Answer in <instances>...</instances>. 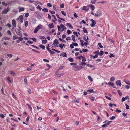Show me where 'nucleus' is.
I'll return each instance as SVG.
<instances>
[{"instance_id":"obj_62","label":"nucleus","mask_w":130,"mask_h":130,"mask_svg":"<svg viewBox=\"0 0 130 130\" xmlns=\"http://www.w3.org/2000/svg\"><path fill=\"white\" fill-rule=\"evenodd\" d=\"M27 42L28 43L31 44H32L33 43L30 40H28V41H27Z\"/></svg>"},{"instance_id":"obj_13","label":"nucleus","mask_w":130,"mask_h":130,"mask_svg":"<svg viewBox=\"0 0 130 130\" xmlns=\"http://www.w3.org/2000/svg\"><path fill=\"white\" fill-rule=\"evenodd\" d=\"M54 26V25L52 23H51L50 24H49L48 25V28L50 29L53 28Z\"/></svg>"},{"instance_id":"obj_46","label":"nucleus","mask_w":130,"mask_h":130,"mask_svg":"<svg viewBox=\"0 0 130 130\" xmlns=\"http://www.w3.org/2000/svg\"><path fill=\"white\" fill-rule=\"evenodd\" d=\"M47 6L49 7H52V5L50 3H47Z\"/></svg>"},{"instance_id":"obj_44","label":"nucleus","mask_w":130,"mask_h":130,"mask_svg":"<svg viewBox=\"0 0 130 130\" xmlns=\"http://www.w3.org/2000/svg\"><path fill=\"white\" fill-rule=\"evenodd\" d=\"M34 48H36L37 49H39V48L38 47H37V46H35V45H31Z\"/></svg>"},{"instance_id":"obj_41","label":"nucleus","mask_w":130,"mask_h":130,"mask_svg":"<svg viewBox=\"0 0 130 130\" xmlns=\"http://www.w3.org/2000/svg\"><path fill=\"white\" fill-rule=\"evenodd\" d=\"M82 59L83 61L85 62L86 61V59L83 56V57L82 58Z\"/></svg>"},{"instance_id":"obj_59","label":"nucleus","mask_w":130,"mask_h":130,"mask_svg":"<svg viewBox=\"0 0 130 130\" xmlns=\"http://www.w3.org/2000/svg\"><path fill=\"white\" fill-rule=\"evenodd\" d=\"M105 97L107 99L109 100H111V98L108 97V96H107V95H105Z\"/></svg>"},{"instance_id":"obj_60","label":"nucleus","mask_w":130,"mask_h":130,"mask_svg":"<svg viewBox=\"0 0 130 130\" xmlns=\"http://www.w3.org/2000/svg\"><path fill=\"white\" fill-rule=\"evenodd\" d=\"M67 33L69 34H70L72 33V31L70 30H68L67 31Z\"/></svg>"},{"instance_id":"obj_15","label":"nucleus","mask_w":130,"mask_h":130,"mask_svg":"<svg viewBox=\"0 0 130 130\" xmlns=\"http://www.w3.org/2000/svg\"><path fill=\"white\" fill-rule=\"evenodd\" d=\"M123 81L126 84L130 85V81H128L126 79H124L123 80Z\"/></svg>"},{"instance_id":"obj_3","label":"nucleus","mask_w":130,"mask_h":130,"mask_svg":"<svg viewBox=\"0 0 130 130\" xmlns=\"http://www.w3.org/2000/svg\"><path fill=\"white\" fill-rule=\"evenodd\" d=\"M102 15V13L100 10L97 11L96 13L94 14V16L95 17H100Z\"/></svg>"},{"instance_id":"obj_35","label":"nucleus","mask_w":130,"mask_h":130,"mask_svg":"<svg viewBox=\"0 0 130 130\" xmlns=\"http://www.w3.org/2000/svg\"><path fill=\"white\" fill-rule=\"evenodd\" d=\"M96 1V0H93L91 1V3L92 4H94L95 3Z\"/></svg>"},{"instance_id":"obj_8","label":"nucleus","mask_w":130,"mask_h":130,"mask_svg":"<svg viewBox=\"0 0 130 130\" xmlns=\"http://www.w3.org/2000/svg\"><path fill=\"white\" fill-rule=\"evenodd\" d=\"M60 26L62 29L61 30V31L62 32L63 31H64L67 29L66 27H65L62 24H61L60 25Z\"/></svg>"},{"instance_id":"obj_52","label":"nucleus","mask_w":130,"mask_h":130,"mask_svg":"<svg viewBox=\"0 0 130 130\" xmlns=\"http://www.w3.org/2000/svg\"><path fill=\"white\" fill-rule=\"evenodd\" d=\"M115 80V78L113 77H111L110 79V80L111 81H113Z\"/></svg>"},{"instance_id":"obj_31","label":"nucleus","mask_w":130,"mask_h":130,"mask_svg":"<svg viewBox=\"0 0 130 130\" xmlns=\"http://www.w3.org/2000/svg\"><path fill=\"white\" fill-rule=\"evenodd\" d=\"M72 43L73 44L74 46H78V44L76 42L73 43V42H72Z\"/></svg>"},{"instance_id":"obj_50","label":"nucleus","mask_w":130,"mask_h":130,"mask_svg":"<svg viewBox=\"0 0 130 130\" xmlns=\"http://www.w3.org/2000/svg\"><path fill=\"white\" fill-rule=\"evenodd\" d=\"M73 102L74 103H75L76 102H77V103H79V101L77 99L75 101L74 100L73 101Z\"/></svg>"},{"instance_id":"obj_27","label":"nucleus","mask_w":130,"mask_h":130,"mask_svg":"<svg viewBox=\"0 0 130 130\" xmlns=\"http://www.w3.org/2000/svg\"><path fill=\"white\" fill-rule=\"evenodd\" d=\"M37 9H38L39 10H41L42 8L39 5L37 6L36 7Z\"/></svg>"},{"instance_id":"obj_56","label":"nucleus","mask_w":130,"mask_h":130,"mask_svg":"<svg viewBox=\"0 0 130 130\" xmlns=\"http://www.w3.org/2000/svg\"><path fill=\"white\" fill-rule=\"evenodd\" d=\"M18 40L20 41H21L23 40V38L22 37H18Z\"/></svg>"},{"instance_id":"obj_12","label":"nucleus","mask_w":130,"mask_h":130,"mask_svg":"<svg viewBox=\"0 0 130 130\" xmlns=\"http://www.w3.org/2000/svg\"><path fill=\"white\" fill-rule=\"evenodd\" d=\"M10 74L13 76H15L16 75L15 73L13 71H10Z\"/></svg>"},{"instance_id":"obj_10","label":"nucleus","mask_w":130,"mask_h":130,"mask_svg":"<svg viewBox=\"0 0 130 130\" xmlns=\"http://www.w3.org/2000/svg\"><path fill=\"white\" fill-rule=\"evenodd\" d=\"M82 9L85 10L86 12H87L89 10V8L87 6H84Z\"/></svg>"},{"instance_id":"obj_39","label":"nucleus","mask_w":130,"mask_h":130,"mask_svg":"<svg viewBox=\"0 0 130 130\" xmlns=\"http://www.w3.org/2000/svg\"><path fill=\"white\" fill-rule=\"evenodd\" d=\"M115 118L116 117L114 116H113L110 118L111 120H113L115 119Z\"/></svg>"},{"instance_id":"obj_42","label":"nucleus","mask_w":130,"mask_h":130,"mask_svg":"<svg viewBox=\"0 0 130 130\" xmlns=\"http://www.w3.org/2000/svg\"><path fill=\"white\" fill-rule=\"evenodd\" d=\"M61 13L63 15H64V16H66V13L65 12H64L63 11H61Z\"/></svg>"},{"instance_id":"obj_21","label":"nucleus","mask_w":130,"mask_h":130,"mask_svg":"<svg viewBox=\"0 0 130 130\" xmlns=\"http://www.w3.org/2000/svg\"><path fill=\"white\" fill-rule=\"evenodd\" d=\"M42 11L45 12H48V10L46 8H44L42 9Z\"/></svg>"},{"instance_id":"obj_23","label":"nucleus","mask_w":130,"mask_h":130,"mask_svg":"<svg viewBox=\"0 0 130 130\" xmlns=\"http://www.w3.org/2000/svg\"><path fill=\"white\" fill-rule=\"evenodd\" d=\"M72 38L73 41L74 42L76 41L75 38L74 36V35H72Z\"/></svg>"},{"instance_id":"obj_36","label":"nucleus","mask_w":130,"mask_h":130,"mask_svg":"<svg viewBox=\"0 0 130 130\" xmlns=\"http://www.w3.org/2000/svg\"><path fill=\"white\" fill-rule=\"evenodd\" d=\"M28 23L27 21H26L25 23V25L26 27H27L28 26Z\"/></svg>"},{"instance_id":"obj_2","label":"nucleus","mask_w":130,"mask_h":130,"mask_svg":"<svg viewBox=\"0 0 130 130\" xmlns=\"http://www.w3.org/2000/svg\"><path fill=\"white\" fill-rule=\"evenodd\" d=\"M43 27L42 25L41 24H39L34 29V33H36L38 30Z\"/></svg>"},{"instance_id":"obj_17","label":"nucleus","mask_w":130,"mask_h":130,"mask_svg":"<svg viewBox=\"0 0 130 130\" xmlns=\"http://www.w3.org/2000/svg\"><path fill=\"white\" fill-rule=\"evenodd\" d=\"M60 56L63 57H66L67 54L66 53H61L60 55Z\"/></svg>"},{"instance_id":"obj_6","label":"nucleus","mask_w":130,"mask_h":130,"mask_svg":"<svg viewBox=\"0 0 130 130\" xmlns=\"http://www.w3.org/2000/svg\"><path fill=\"white\" fill-rule=\"evenodd\" d=\"M23 16L22 15H20L19 18H18L17 19V20H19L20 22L21 23H22L23 21Z\"/></svg>"},{"instance_id":"obj_54","label":"nucleus","mask_w":130,"mask_h":130,"mask_svg":"<svg viewBox=\"0 0 130 130\" xmlns=\"http://www.w3.org/2000/svg\"><path fill=\"white\" fill-rule=\"evenodd\" d=\"M125 105L126 109H128L129 108V106L126 104H125Z\"/></svg>"},{"instance_id":"obj_53","label":"nucleus","mask_w":130,"mask_h":130,"mask_svg":"<svg viewBox=\"0 0 130 130\" xmlns=\"http://www.w3.org/2000/svg\"><path fill=\"white\" fill-rule=\"evenodd\" d=\"M6 26H8L9 27H11V25L9 23H7L6 25H5Z\"/></svg>"},{"instance_id":"obj_43","label":"nucleus","mask_w":130,"mask_h":130,"mask_svg":"<svg viewBox=\"0 0 130 130\" xmlns=\"http://www.w3.org/2000/svg\"><path fill=\"white\" fill-rule=\"evenodd\" d=\"M32 69V67H28L27 68V71H29L31 70Z\"/></svg>"},{"instance_id":"obj_58","label":"nucleus","mask_w":130,"mask_h":130,"mask_svg":"<svg viewBox=\"0 0 130 130\" xmlns=\"http://www.w3.org/2000/svg\"><path fill=\"white\" fill-rule=\"evenodd\" d=\"M111 122H112L111 121H108L106 123H105V124L107 126Z\"/></svg>"},{"instance_id":"obj_34","label":"nucleus","mask_w":130,"mask_h":130,"mask_svg":"<svg viewBox=\"0 0 130 130\" xmlns=\"http://www.w3.org/2000/svg\"><path fill=\"white\" fill-rule=\"evenodd\" d=\"M59 40L60 41H61L63 42L66 43V41L64 40H63V39H62L61 38H59Z\"/></svg>"},{"instance_id":"obj_37","label":"nucleus","mask_w":130,"mask_h":130,"mask_svg":"<svg viewBox=\"0 0 130 130\" xmlns=\"http://www.w3.org/2000/svg\"><path fill=\"white\" fill-rule=\"evenodd\" d=\"M29 9L31 11H33L35 9V8L34 7H32L30 8Z\"/></svg>"},{"instance_id":"obj_1","label":"nucleus","mask_w":130,"mask_h":130,"mask_svg":"<svg viewBox=\"0 0 130 130\" xmlns=\"http://www.w3.org/2000/svg\"><path fill=\"white\" fill-rule=\"evenodd\" d=\"M59 43L58 41V40L57 39H55L54 40L53 43L52 45V47H56L58 46V44Z\"/></svg>"},{"instance_id":"obj_5","label":"nucleus","mask_w":130,"mask_h":130,"mask_svg":"<svg viewBox=\"0 0 130 130\" xmlns=\"http://www.w3.org/2000/svg\"><path fill=\"white\" fill-rule=\"evenodd\" d=\"M90 21L91 22V23L90 24L91 27H94L95 25L96 24L95 21L93 19H91Z\"/></svg>"},{"instance_id":"obj_18","label":"nucleus","mask_w":130,"mask_h":130,"mask_svg":"<svg viewBox=\"0 0 130 130\" xmlns=\"http://www.w3.org/2000/svg\"><path fill=\"white\" fill-rule=\"evenodd\" d=\"M66 25H67L70 28H71V29H73V27L71 25V24L69 23H66Z\"/></svg>"},{"instance_id":"obj_22","label":"nucleus","mask_w":130,"mask_h":130,"mask_svg":"<svg viewBox=\"0 0 130 130\" xmlns=\"http://www.w3.org/2000/svg\"><path fill=\"white\" fill-rule=\"evenodd\" d=\"M39 46L42 49L44 50L45 48V47L44 45H42V44H40L39 45Z\"/></svg>"},{"instance_id":"obj_61","label":"nucleus","mask_w":130,"mask_h":130,"mask_svg":"<svg viewBox=\"0 0 130 130\" xmlns=\"http://www.w3.org/2000/svg\"><path fill=\"white\" fill-rule=\"evenodd\" d=\"M70 47L72 49L74 47L73 44H71L70 45Z\"/></svg>"},{"instance_id":"obj_64","label":"nucleus","mask_w":130,"mask_h":130,"mask_svg":"<svg viewBox=\"0 0 130 130\" xmlns=\"http://www.w3.org/2000/svg\"><path fill=\"white\" fill-rule=\"evenodd\" d=\"M31 39L34 41L36 42L37 41V39L35 38H31Z\"/></svg>"},{"instance_id":"obj_7","label":"nucleus","mask_w":130,"mask_h":130,"mask_svg":"<svg viewBox=\"0 0 130 130\" xmlns=\"http://www.w3.org/2000/svg\"><path fill=\"white\" fill-rule=\"evenodd\" d=\"M9 10L10 8H9L8 7L6 9L3 10L2 12V13L3 14H6L9 11Z\"/></svg>"},{"instance_id":"obj_40","label":"nucleus","mask_w":130,"mask_h":130,"mask_svg":"<svg viewBox=\"0 0 130 130\" xmlns=\"http://www.w3.org/2000/svg\"><path fill=\"white\" fill-rule=\"evenodd\" d=\"M83 56L81 55L80 56L77 57V58L79 60H80L82 59V58L83 57Z\"/></svg>"},{"instance_id":"obj_33","label":"nucleus","mask_w":130,"mask_h":130,"mask_svg":"<svg viewBox=\"0 0 130 130\" xmlns=\"http://www.w3.org/2000/svg\"><path fill=\"white\" fill-rule=\"evenodd\" d=\"M18 36H17L16 35H15L13 36V40H15L17 39L18 38Z\"/></svg>"},{"instance_id":"obj_57","label":"nucleus","mask_w":130,"mask_h":130,"mask_svg":"<svg viewBox=\"0 0 130 130\" xmlns=\"http://www.w3.org/2000/svg\"><path fill=\"white\" fill-rule=\"evenodd\" d=\"M27 78H25L24 79V82L26 84H27Z\"/></svg>"},{"instance_id":"obj_32","label":"nucleus","mask_w":130,"mask_h":130,"mask_svg":"<svg viewBox=\"0 0 130 130\" xmlns=\"http://www.w3.org/2000/svg\"><path fill=\"white\" fill-rule=\"evenodd\" d=\"M90 98L91 99V100L93 101L94 100V98L93 96H90Z\"/></svg>"},{"instance_id":"obj_28","label":"nucleus","mask_w":130,"mask_h":130,"mask_svg":"<svg viewBox=\"0 0 130 130\" xmlns=\"http://www.w3.org/2000/svg\"><path fill=\"white\" fill-rule=\"evenodd\" d=\"M68 59L71 62H73L74 61L73 58L71 57L69 58Z\"/></svg>"},{"instance_id":"obj_4","label":"nucleus","mask_w":130,"mask_h":130,"mask_svg":"<svg viewBox=\"0 0 130 130\" xmlns=\"http://www.w3.org/2000/svg\"><path fill=\"white\" fill-rule=\"evenodd\" d=\"M15 31L16 34L20 37H22L23 36L21 31L18 29H16Z\"/></svg>"},{"instance_id":"obj_9","label":"nucleus","mask_w":130,"mask_h":130,"mask_svg":"<svg viewBox=\"0 0 130 130\" xmlns=\"http://www.w3.org/2000/svg\"><path fill=\"white\" fill-rule=\"evenodd\" d=\"M12 23L13 26L14 27H16V22L15 20L13 19L12 21Z\"/></svg>"},{"instance_id":"obj_55","label":"nucleus","mask_w":130,"mask_h":130,"mask_svg":"<svg viewBox=\"0 0 130 130\" xmlns=\"http://www.w3.org/2000/svg\"><path fill=\"white\" fill-rule=\"evenodd\" d=\"M57 27L58 30L59 31H61L60 29L61 28L60 26V27L59 25H58L57 26Z\"/></svg>"},{"instance_id":"obj_38","label":"nucleus","mask_w":130,"mask_h":130,"mask_svg":"<svg viewBox=\"0 0 130 130\" xmlns=\"http://www.w3.org/2000/svg\"><path fill=\"white\" fill-rule=\"evenodd\" d=\"M87 92H89L90 93H92L94 92L93 90L92 89L88 90L87 91Z\"/></svg>"},{"instance_id":"obj_19","label":"nucleus","mask_w":130,"mask_h":130,"mask_svg":"<svg viewBox=\"0 0 130 130\" xmlns=\"http://www.w3.org/2000/svg\"><path fill=\"white\" fill-rule=\"evenodd\" d=\"M24 10V9L23 7H20L19 9V12H21L23 11Z\"/></svg>"},{"instance_id":"obj_20","label":"nucleus","mask_w":130,"mask_h":130,"mask_svg":"<svg viewBox=\"0 0 130 130\" xmlns=\"http://www.w3.org/2000/svg\"><path fill=\"white\" fill-rule=\"evenodd\" d=\"M47 42V41L46 40H43L42 43L43 44H46Z\"/></svg>"},{"instance_id":"obj_29","label":"nucleus","mask_w":130,"mask_h":130,"mask_svg":"<svg viewBox=\"0 0 130 130\" xmlns=\"http://www.w3.org/2000/svg\"><path fill=\"white\" fill-rule=\"evenodd\" d=\"M94 53L96 55V54H99V50H98L96 51H95L94 52Z\"/></svg>"},{"instance_id":"obj_51","label":"nucleus","mask_w":130,"mask_h":130,"mask_svg":"<svg viewBox=\"0 0 130 130\" xmlns=\"http://www.w3.org/2000/svg\"><path fill=\"white\" fill-rule=\"evenodd\" d=\"M99 46L101 48H102L103 47V46L101 45V43H98Z\"/></svg>"},{"instance_id":"obj_11","label":"nucleus","mask_w":130,"mask_h":130,"mask_svg":"<svg viewBox=\"0 0 130 130\" xmlns=\"http://www.w3.org/2000/svg\"><path fill=\"white\" fill-rule=\"evenodd\" d=\"M116 84L117 85L121 86V81L120 80H118L116 81Z\"/></svg>"},{"instance_id":"obj_14","label":"nucleus","mask_w":130,"mask_h":130,"mask_svg":"<svg viewBox=\"0 0 130 130\" xmlns=\"http://www.w3.org/2000/svg\"><path fill=\"white\" fill-rule=\"evenodd\" d=\"M108 85H111L113 87L115 88H116L115 87H114V84L111 82H108Z\"/></svg>"},{"instance_id":"obj_48","label":"nucleus","mask_w":130,"mask_h":130,"mask_svg":"<svg viewBox=\"0 0 130 130\" xmlns=\"http://www.w3.org/2000/svg\"><path fill=\"white\" fill-rule=\"evenodd\" d=\"M82 51L83 52H86L88 51V50L87 49H82Z\"/></svg>"},{"instance_id":"obj_49","label":"nucleus","mask_w":130,"mask_h":130,"mask_svg":"<svg viewBox=\"0 0 130 130\" xmlns=\"http://www.w3.org/2000/svg\"><path fill=\"white\" fill-rule=\"evenodd\" d=\"M10 78L9 77H8L7 78V79L8 80L9 82L10 83H11L12 82V81L10 79Z\"/></svg>"},{"instance_id":"obj_30","label":"nucleus","mask_w":130,"mask_h":130,"mask_svg":"<svg viewBox=\"0 0 130 130\" xmlns=\"http://www.w3.org/2000/svg\"><path fill=\"white\" fill-rule=\"evenodd\" d=\"M104 54V52L102 51H101L100 52H99V54L100 56H101Z\"/></svg>"},{"instance_id":"obj_47","label":"nucleus","mask_w":130,"mask_h":130,"mask_svg":"<svg viewBox=\"0 0 130 130\" xmlns=\"http://www.w3.org/2000/svg\"><path fill=\"white\" fill-rule=\"evenodd\" d=\"M29 15V13H27L25 14V16L26 18H27Z\"/></svg>"},{"instance_id":"obj_25","label":"nucleus","mask_w":130,"mask_h":130,"mask_svg":"<svg viewBox=\"0 0 130 130\" xmlns=\"http://www.w3.org/2000/svg\"><path fill=\"white\" fill-rule=\"evenodd\" d=\"M26 105L28 106L29 107L30 111L31 112H32V107H31V106L30 105H29L28 104H27Z\"/></svg>"},{"instance_id":"obj_24","label":"nucleus","mask_w":130,"mask_h":130,"mask_svg":"<svg viewBox=\"0 0 130 130\" xmlns=\"http://www.w3.org/2000/svg\"><path fill=\"white\" fill-rule=\"evenodd\" d=\"M83 39L87 42H88L89 40V38L88 37H87V38H86L84 36L83 37Z\"/></svg>"},{"instance_id":"obj_45","label":"nucleus","mask_w":130,"mask_h":130,"mask_svg":"<svg viewBox=\"0 0 130 130\" xmlns=\"http://www.w3.org/2000/svg\"><path fill=\"white\" fill-rule=\"evenodd\" d=\"M7 56L10 58H11L12 57V55L11 54H7Z\"/></svg>"},{"instance_id":"obj_63","label":"nucleus","mask_w":130,"mask_h":130,"mask_svg":"<svg viewBox=\"0 0 130 130\" xmlns=\"http://www.w3.org/2000/svg\"><path fill=\"white\" fill-rule=\"evenodd\" d=\"M43 60L44 61L47 62H49V61L48 60H47L46 59H43Z\"/></svg>"},{"instance_id":"obj_26","label":"nucleus","mask_w":130,"mask_h":130,"mask_svg":"<svg viewBox=\"0 0 130 130\" xmlns=\"http://www.w3.org/2000/svg\"><path fill=\"white\" fill-rule=\"evenodd\" d=\"M88 79L91 81L92 82L93 81V80L92 78H91V76H89L88 77Z\"/></svg>"},{"instance_id":"obj_16","label":"nucleus","mask_w":130,"mask_h":130,"mask_svg":"<svg viewBox=\"0 0 130 130\" xmlns=\"http://www.w3.org/2000/svg\"><path fill=\"white\" fill-rule=\"evenodd\" d=\"M89 6L91 8V9L93 11L95 7L93 5H91Z\"/></svg>"}]
</instances>
